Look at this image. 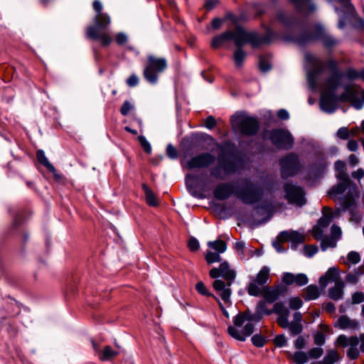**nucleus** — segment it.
<instances>
[{
	"label": "nucleus",
	"mask_w": 364,
	"mask_h": 364,
	"mask_svg": "<svg viewBox=\"0 0 364 364\" xmlns=\"http://www.w3.org/2000/svg\"><path fill=\"white\" fill-rule=\"evenodd\" d=\"M272 309H269L264 301H259L255 313L247 310L239 313L233 318L234 326L228 328L229 335L236 340L245 341L255 331V325L259 323L263 315H271Z\"/></svg>",
	"instance_id": "1"
},
{
	"label": "nucleus",
	"mask_w": 364,
	"mask_h": 364,
	"mask_svg": "<svg viewBox=\"0 0 364 364\" xmlns=\"http://www.w3.org/2000/svg\"><path fill=\"white\" fill-rule=\"evenodd\" d=\"M233 193L246 205L255 204L264 196L262 189L250 181H246L235 191L233 185L229 182L218 183L213 190L214 197L218 200H227Z\"/></svg>",
	"instance_id": "2"
},
{
	"label": "nucleus",
	"mask_w": 364,
	"mask_h": 364,
	"mask_svg": "<svg viewBox=\"0 0 364 364\" xmlns=\"http://www.w3.org/2000/svg\"><path fill=\"white\" fill-rule=\"evenodd\" d=\"M287 42H291L299 47H304L313 42L319 41L323 47L328 51H332L340 43V39L336 38L320 24H317L308 30L301 31L295 36L287 33L283 36Z\"/></svg>",
	"instance_id": "3"
},
{
	"label": "nucleus",
	"mask_w": 364,
	"mask_h": 364,
	"mask_svg": "<svg viewBox=\"0 0 364 364\" xmlns=\"http://www.w3.org/2000/svg\"><path fill=\"white\" fill-rule=\"evenodd\" d=\"M277 33L268 27L266 28V33L264 35H261L256 31H250L246 37H244L243 38H238L235 42V46L237 48L233 55L235 65L237 68H240L243 64L247 54L242 47L246 43H250L252 48H259L263 45L270 44L277 38Z\"/></svg>",
	"instance_id": "4"
},
{
	"label": "nucleus",
	"mask_w": 364,
	"mask_h": 364,
	"mask_svg": "<svg viewBox=\"0 0 364 364\" xmlns=\"http://www.w3.org/2000/svg\"><path fill=\"white\" fill-rule=\"evenodd\" d=\"M211 278L215 279L213 283L214 289L220 294L225 303L230 301L232 290L231 285L236 277V272L230 269L228 262H222L218 268H213L209 272Z\"/></svg>",
	"instance_id": "5"
},
{
	"label": "nucleus",
	"mask_w": 364,
	"mask_h": 364,
	"mask_svg": "<svg viewBox=\"0 0 364 364\" xmlns=\"http://www.w3.org/2000/svg\"><path fill=\"white\" fill-rule=\"evenodd\" d=\"M95 25L89 26L86 29V37L94 41H100L102 46H108L112 41V37L107 33H100V30L106 29L111 23L109 16L107 13L96 14Z\"/></svg>",
	"instance_id": "6"
},
{
	"label": "nucleus",
	"mask_w": 364,
	"mask_h": 364,
	"mask_svg": "<svg viewBox=\"0 0 364 364\" xmlns=\"http://www.w3.org/2000/svg\"><path fill=\"white\" fill-rule=\"evenodd\" d=\"M167 68L168 63L165 58L149 55L143 71L144 77L149 84L156 85L158 83L159 75L165 72Z\"/></svg>",
	"instance_id": "7"
},
{
	"label": "nucleus",
	"mask_w": 364,
	"mask_h": 364,
	"mask_svg": "<svg viewBox=\"0 0 364 364\" xmlns=\"http://www.w3.org/2000/svg\"><path fill=\"white\" fill-rule=\"evenodd\" d=\"M231 122L237 131L245 136L256 135L260 127L259 122L256 117L242 116L237 114L232 116Z\"/></svg>",
	"instance_id": "8"
},
{
	"label": "nucleus",
	"mask_w": 364,
	"mask_h": 364,
	"mask_svg": "<svg viewBox=\"0 0 364 364\" xmlns=\"http://www.w3.org/2000/svg\"><path fill=\"white\" fill-rule=\"evenodd\" d=\"M283 190L284 198L289 204L302 207L306 203V193L303 187L296 183L288 182L284 185Z\"/></svg>",
	"instance_id": "9"
},
{
	"label": "nucleus",
	"mask_w": 364,
	"mask_h": 364,
	"mask_svg": "<svg viewBox=\"0 0 364 364\" xmlns=\"http://www.w3.org/2000/svg\"><path fill=\"white\" fill-rule=\"evenodd\" d=\"M358 197V191L355 188H350L343 197H340L339 204L343 212L348 211L350 215V220L358 223L361 220L362 215L357 210L355 198Z\"/></svg>",
	"instance_id": "10"
},
{
	"label": "nucleus",
	"mask_w": 364,
	"mask_h": 364,
	"mask_svg": "<svg viewBox=\"0 0 364 364\" xmlns=\"http://www.w3.org/2000/svg\"><path fill=\"white\" fill-rule=\"evenodd\" d=\"M281 175L283 178L292 177L298 174L302 168L299 156L289 153L280 159Z\"/></svg>",
	"instance_id": "11"
},
{
	"label": "nucleus",
	"mask_w": 364,
	"mask_h": 364,
	"mask_svg": "<svg viewBox=\"0 0 364 364\" xmlns=\"http://www.w3.org/2000/svg\"><path fill=\"white\" fill-rule=\"evenodd\" d=\"M269 139L276 147L285 150L291 149L294 142L292 134L284 129H274L269 131Z\"/></svg>",
	"instance_id": "12"
},
{
	"label": "nucleus",
	"mask_w": 364,
	"mask_h": 364,
	"mask_svg": "<svg viewBox=\"0 0 364 364\" xmlns=\"http://www.w3.org/2000/svg\"><path fill=\"white\" fill-rule=\"evenodd\" d=\"M305 60L311 67V70L307 73L309 86L311 89H315L317 79L324 70L323 61L311 53H306L305 55Z\"/></svg>",
	"instance_id": "13"
},
{
	"label": "nucleus",
	"mask_w": 364,
	"mask_h": 364,
	"mask_svg": "<svg viewBox=\"0 0 364 364\" xmlns=\"http://www.w3.org/2000/svg\"><path fill=\"white\" fill-rule=\"evenodd\" d=\"M270 269L267 266H264L257 274L256 277H252L250 282L246 287L249 295L258 296L261 294L260 286L266 284L269 279Z\"/></svg>",
	"instance_id": "14"
},
{
	"label": "nucleus",
	"mask_w": 364,
	"mask_h": 364,
	"mask_svg": "<svg viewBox=\"0 0 364 364\" xmlns=\"http://www.w3.org/2000/svg\"><path fill=\"white\" fill-rule=\"evenodd\" d=\"M250 32L247 31L245 28L241 26H236L234 31H227L225 32L222 33L220 35L215 36L213 38L211 42V46L217 49L220 48L225 42L234 41V43L240 36L243 38L246 37L248 33Z\"/></svg>",
	"instance_id": "15"
},
{
	"label": "nucleus",
	"mask_w": 364,
	"mask_h": 364,
	"mask_svg": "<svg viewBox=\"0 0 364 364\" xmlns=\"http://www.w3.org/2000/svg\"><path fill=\"white\" fill-rule=\"evenodd\" d=\"M236 171L237 166L234 161H226L220 156L218 164L210 169V174L216 179L225 180Z\"/></svg>",
	"instance_id": "16"
},
{
	"label": "nucleus",
	"mask_w": 364,
	"mask_h": 364,
	"mask_svg": "<svg viewBox=\"0 0 364 364\" xmlns=\"http://www.w3.org/2000/svg\"><path fill=\"white\" fill-rule=\"evenodd\" d=\"M215 156L210 153L204 152L191 158L186 162L188 169L205 168L214 164Z\"/></svg>",
	"instance_id": "17"
},
{
	"label": "nucleus",
	"mask_w": 364,
	"mask_h": 364,
	"mask_svg": "<svg viewBox=\"0 0 364 364\" xmlns=\"http://www.w3.org/2000/svg\"><path fill=\"white\" fill-rule=\"evenodd\" d=\"M337 106L338 100L336 92H333V90H326L321 95L320 107L323 112L332 114L337 109Z\"/></svg>",
	"instance_id": "18"
},
{
	"label": "nucleus",
	"mask_w": 364,
	"mask_h": 364,
	"mask_svg": "<svg viewBox=\"0 0 364 364\" xmlns=\"http://www.w3.org/2000/svg\"><path fill=\"white\" fill-rule=\"evenodd\" d=\"M287 291L286 287L279 284L274 287L264 286L261 289V294L268 303H274Z\"/></svg>",
	"instance_id": "19"
},
{
	"label": "nucleus",
	"mask_w": 364,
	"mask_h": 364,
	"mask_svg": "<svg viewBox=\"0 0 364 364\" xmlns=\"http://www.w3.org/2000/svg\"><path fill=\"white\" fill-rule=\"evenodd\" d=\"M277 19L288 30L300 27L301 21L299 18L294 14H288L284 11H279L276 15Z\"/></svg>",
	"instance_id": "20"
},
{
	"label": "nucleus",
	"mask_w": 364,
	"mask_h": 364,
	"mask_svg": "<svg viewBox=\"0 0 364 364\" xmlns=\"http://www.w3.org/2000/svg\"><path fill=\"white\" fill-rule=\"evenodd\" d=\"M282 280L283 283L288 286L296 284V285L299 287H302L309 282L307 276L303 273L294 274L291 272H284L282 275Z\"/></svg>",
	"instance_id": "21"
},
{
	"label": "nucleus",
	"mask_w": 364,
	"mask_h": 364,
	"mask_svg": "<svg viewBox=\"0 0 364 364\" xmlns=\"http://www.w3.org/2000/svg\"><path fill=\"white\" fill-rule=\"evenodd\" d=\"M334 327L341 330L357 331L360 328V323L346 315H342L338 318Z\"/></svg>",
	"instance_id": "22"
},
{
	"label": "nucleus",
	"mask_w": 364,
	"mask_h": 364,
	"mask_svg": "<svg viewBox=\"0 0 364 364\" xmlns=\"http://www.w3.org/2000/svg\"><path fill=\"white\" fill-rule=\"evenodd\" d=\"M326 162L321 159L308 166V175L311 178L316 179L321 177L326 172Z\"/></svg>",
	"instance_id": "23"
},
{
	"label": "nucleus",
	"mask_w": 364,
	"mask_h": 364,
	"mask_svg": "<svg viewBox=\"0 0 364 364\" xmlns=\"http://www.w3.org/2000/svg\"><path fill=\"white\" fill-rule=\"evenodd\" d=\"M294 6L296 10L304 15H309L316 10V5L311 3V0H289Z\"/></svg>",
	"instance_id": "24"
},
{
	"label": "nucleus",
	"mask_w": 364,
	"mask_h": 364,
	"mask_svg": "<svg viewBox=\"0 0 364 364\" xmlns=\"http://www.w3.org/2000/svg\"><path fill=\"white\" fill-rule=\"evenodd\" d=\"M352 188H357L355 183L338 182L336 185L333 186L328 190V195L331 198H334L336 197L338 195L343 193L346 190H348V191ZM356 190L358 191V189Z\"/></svg>",
	"instance_id": "25"
},
{
	"label": "nucleus",
	"mask_w": 364,
	"mask_h": 364,
	"mask_svg": "<svg viewBox=\"0 0 364 364\" xmlns=\"http://www.w3.org/2000/svg\"><path fill=\"white\" fill-rule=\"evenodd\" d=\"M344 77V73H332L326 80V86L328 90H333L336 92V89L341 86V80Z\"/></svg>",
	"instance_id": "26"
},
{
	"label": "nucleus",
	"mask_w": 364,
	"mask_h": 364,
	"mask_svg": "<svg viewBox=\"0 0 364 364\" xmlns=\"http://www.w3.org/2000/svg\"><path fill=\"white\" fill-rule=\"evenodd\" d=\"M279 237L282 240H289L291 242L297 244H301L304 240L303 235L297 231H282L280 232Z\"/></svg>",
	"instance_id": "27"
},
{
	"label": "nucleus",
	"mask_w": 364,
	"mask_h": 364,
	"mask_svg": "<svg viewBox=\"0 0 364 364\" xmlns=\"http://www.w3.org/2000/svg\"><path fill=\"white\" fill-rule=\"evenodd\" d=\"M322 217L318 221V225L322 228H327L333 219V213L331 208L325 206L322 209Z\"/></svg>",
	"instance_id": "28"
},
{
	"label": "nucleus",
	"mask_w": 364,
	"mask_h": 364,
	"mask_svg": "<svg viewBox=\"0 0 364 364\" xmlns=\"http://www.w3.org/2000/svg\"><path fill=\"white\" fill-rule=\"evenodd\" d=\"M344 284L341 281H336L334 287L328 289V296L335 301L339 300L343 296V288Z\"/></svg>",
	"instance_id": "29"
},
{
	"label": "nucleus",
	"mask_w": 364,
	"mask_h": 364,
	"mask_svg": "<svg viewBox=\"0 0 364 364\" xmlns=\"http://www.w3.org/2000/svg\"><path fill=\"white\" fill-rule=\"evenodd\" d=\"M141 188L144 192L145 199L147 204L153 207L157 206L159 205V202L154 192L146 183H143Z\"/></svg>",
	"instance_id": "30"
},
{
	"label": "nucleus",
	"mask_w": 364,
	"mask_h": 364,
	"mask_svg": "<svg viewBox=\"0 0 364 364\" xmlns=\"http://www.w3.org/2000/svg\"><path fill=\"white\" fill-rule=\"evenodd\" d=\"M287 353L295 364H305L309 360L308 353L301 350H297L293 354L290 352H287Z\"/></svg>",
	"instance_id": "31"
},
{
	"label": "nucleus",
	"mask_w": 364,
	"mask_h": 364,
	"mask_svg": "<svg viewBox=\"0 0 364 364\" xmlns=\"http://www.w3.org/2000/svg\"><path fill=\"white\" fill-rule=\"evenodd\" d=\"M36 158L38 162L44 166L50 172L53 173L54 176L56 175V169L51 164L47 157L45 155V153L43 150H38L36 152Z\"/></svg>",
	"instance_id": "32"
},
{
	"label": "nucleus",
	"mask_w": 364,
	"mask_h": 364,
	"mask_svg": "<svg viewBox=\"0 0 364 364\" xmlns=\"http://www.w3.org/2000/svg\"><path fill=\"white\" fill-rule=\"evenodd\" d=\"M351 340V346L347 350V356L352 359L355 360L358 358L360 353L358 349L357 348L358 345L359 344V338L356 336H350Z\"/></svg>",
	"instance_id": "33"
},
{
	"label": "nucleus",
	"mask_w": 364,
	"mask_h": 364,
	"mask_svg": "<svg viewBox=\"0 0 364 364\" xmlns=\"http://www.w3.org/2000/svg\"><path fill=\"white\" fill-rule=\"evenodd\" d=\"M338 359L339 355L336 350H328L321 361L311 364H335Z\"/></svg>",
	"instance_id": "34"
},
{
	"label": "nucleus",
	"mask_w": 364,
	"mask_h": 364,
	"mask_svg": "<svg viewBox=\"0 0 364 364\" xmlns=\"http://www.w3.org/2000/svg\"><path fill=\"white\" fill-rule=\"evenodd\" d=\"M354 21L353 26L355 28L364 29V18H360L358 16L356 10L355 9V13L352 16H348L345 20V26H346L348 22Z\"/></svg>",
	"instance_id": "35"
},
{
	"label": "nucleus",
	"mask_w": 364,
	"mask_h": 364,
	"mask_svg": "<svg viewBox=\"0 0 364 364\" xmlns=\"http://www.w3.org/2000/svg\"><path fill=\"white\" fill-rule=\"evenodd\" d=\"M319 296L318 288L316 285L311 284L306 288L305 300L316 299Z\"/></svg>",
	"instance_id": "36"
},
{
	"label": "nucleus",
	"mask_w": 364,
	"mask_h": 364,
	"mask_svg": "<svg viewBox=\"0 0 364 364\" xmlns=\"http://www.w3.org/2000/svg\"><path fill=\"white\" fill-rule=\"evenodd\" d=\"M356 90H353L349 86L346 85L345 87V92L341 94L340 95H337L338 102H350L351 101L352 96H353Z\"/></svg>",
	"instance_id": "37"
},
{
	"label": "nucleus",
	"mask_w": 364,
	"mask_h": 364,
	"mask_svg": "<svg viewBox=\"0 0 364 364\" xmlns=\"http://www.w3.org/2000/svg\"><path fill=\"white\" fill-rule=\"evenodd\" d=\"M208 246L215 250L218 253H223L227 249V244L225 242L220 240H217L213 242H208Z\"/></svg>",
	"instance_id": "38"
},
{
	"label": "nucleus",
	"mask_w": 364,
	"mask_h": 364,
	"mask_svg": "<svg viewBox=\"0 0 364 364\" xmlns=\"http://www.w3.org/2000/svg\"><path fill=\"white\" fill-rule=\"evenodd\" d=\"M335 346L337 347L346 348L348 346H351L350 337L348 338L346 335L341 334L338 336L335 343Z\"/></svg>",
	"instance_id": "39"
},
{
	"label": "nucleus",
	"mask_w": 364,
	"mask_h": 364,
	"mask_svg": "<svg viewBox=\"0 0 364 364\" xmlns=\"http://www.w3.org/2000/svg\"><path fill=\"white\" fill-rule=\"evenodd\" d=\"M287 328H289L290 334L292 336L300 334L303 331V326L301 323L299 322L291 321Z\"/></svg>",
	"instance_id": "40"
},
{
	"label": "nucleus",
	"mask_w": 364,
	"mask_h": 364,
	"mask_svg": "<svg viewBox=\"0 0 364 364\" xmlns=\"http://www.w3.org/2000/svg\"><path fill=\"white\" fill-rule=\"evenodd\" d=\"M118 354V352L114 350L109 346L105 347L102 354L100 355V359L102 360H109Z\"/></svg>",
	"instance_id": "41"
},
{
	"label": "nucleus",
	"mask_w": 364,
	"mask_h": 364,
	"mask_svg": "<svg viewBox=\"0 0 364 364\" xmlns=\"http://www.w3.org/2000/svg\"><path fill=\"white\" fill-rule=\"evenodd\" d=\"M337 242L331 237H326L321 240V249L322 251H326L328 247H335Z\"/></svg>",
	"instance_id": "42"
},
{
	"label": "nucleus",
	"mask_w": 364,
	"mask_h": 364,
	"mask_svg": "<svg viewBox=\"0 0 364 364\" xmlns=\"http://www.w3.org/2000/svg\"><path fill=\"white\" fill-rule=\"evenodd\" d=\"M273 313L277 314L279 316L289 314V311L282 302H276L272 309V314Z\"/></svg>",
	"instance_id": "43"
},
{
	"label": "nucleus",
	"mask_w": 364,
	"mask_h": 364,
	"mask_svg": "<svg viewBox=\"0 0 364 364\" xmlns=\"http://www.w3.org/2000/svg\"><path fill=\"white\" fill-rule=\"evenodd\" d=\"M259 68L263 73L268 72L271 70V64L265 55H260L259 60Z\"/></svg>",
	"instance_id": "44"
},
{
	"label": "nucleus",
	"mask_w": 364,
	"mask_h": 364,
	"mask_svg": "<svg viewBox=\"0 0 364 364\" xmlns=\"http://www.w3.org/2000/svg\"><path fill=\"white\" fill-rule=\"evenodd\" d=\"M326 65L328 70L332 73H343L338 68V63L337 60L333 58H329L326 60Z\"/></svg>",
	"instance_id": "45"
},
{
	"label": "nucleus",
	"mask_w": 364,
	"mask_h": 364,
	"mask_svg": "<svg viewBox=\"0 0 364 364\" xmlns=\"http://www.w3.org/2000/svg\"><path fill=\"white\" fill-rule=\"evenodd\" d=\"M350 103L352 106L357 110H360L363 108L364 102L363 99H360L358 97L357 91H355L353 96H352Z\"/></svg>",
	"instance_id": "46"
},
{
	"label": "nucleus",
	"mask_w": 364,
	"mask_h": 364,
	"mask_svg": "<svg viewBox=\"0 0 364 364\" xmlns=\"http://www.w3.org/2000/svg\"><path fill=\"white\" fill-rule=\"evenodd\" d=\"M205 260L208 264H212L216 262H220L221 257L220 256V253L218 252H208L205 255Z\"/></svg>",
	"instance_id": "47"
},
{
	"label": "nucleus",
	"mask_w": 364,
	"mask_h": 364,
	"mask_svg": "<svg viewBox=\"0 0 364 364\" xmlns=\"http://www.w3.org/2000/svg\"><path fill=\"white\" fill-rule=\"evenodd\" d=\"M251 340L253 345L257 348H262L266 343L265 338L260 334H255Z\"/></svg>",
	"instance_id": "48"
},
{
	"label": "nucleus",
	"mask_w": 364,
	"mask_h": 364,
	"mask_svg": "<svg viewBox=\"0 0 364 364\" xmlns=\"http://www.w3.org/2000/svg\"><path fill=\"white\" fill-rule=\"evenodd\" d=\"M318 250V247L315 245H304V255L307 257H312Z\"/></svg>",
	"instance_id": "49"
},
{
	"label": "nucleus",
	"mask_w": 364,
	"mask_h": 364,
	"mask_svg": "<svg viewBox=\"0 0 364 364\" xmlns=\"http://www.w3.org/2000/svg\"><path fill=\"white\" fill-rule=\"evenodd\" d=\"M134 108L133 104L128 100H125L120 108V113L123 116H127Z\"/></svg>",
	"instance_id": "50"
},
{
	"label": "nucleus",
	"mask_w": 364,
	"mask_h": 364,
	"mask_svg": "<svg viewBox=\"0 0 364 364\" xmlns=\"http://www.w3.org/2000/svg\"><path fill=\"white\" fill-rule=\"evenodd\" d=\"M324 275L329 282H336L338 277V272L337 268L331 267L327 270Z\"/></svg>",
	"instance_id": "51"
},
{
	"label": "nucleus",
	"mask_w": 364,
	"mask_h": 364,
	"mask_svg": "<svg viewBox=\"0 0 364 364\" xmlns=\"http://www.w3.org/2000/svg\"><path fill=\"white\" fill-rule=\"evenodd\" d=\"M323 353V350L320 347L313 348L308 351L309 357L313 359H317L321 358Z\"/></svg>",
	"instance_id": "52"
},
{
	"label": "nucleus",
	"mask_w": 364,
	"mask_h": 364,
	"mask_svg": "<svg viewBox=\"0 0 364 364\" xmlns=\"http://www.w3.org/2000/svg\"><path fill=\"white\" fill-rule=\"evenodd\" d=\"M347 260L353 264H356L360 261V255L358 252L350 251L347 255Z\"/></svg>",
	"instance_id": "53"
},
{
	"label": "nucleus",
	"mask_w": 364,
	"mask_h": 364,
	"mask_svg": "<svg viewBox=\"0 0 364 364\" xmlns=\"http://www.w3.org/2000/svg\"><path fill=\"white\" fill-rule=\"evenodd\" d=\"M289 314L279 315L277 321L282 328H287L289 326Z\"/></svg>",
	"instance_id": "54"
},
{
	"label": "nucleus",
	"mask_w": 364,
	"mask_h": 364,
	"mask_svg": "<svg viewBox=\"0 0 364 364\" xmlns=\"http://www.w3.org/2000/svg\"><path fill=\"white\" fill-rule=\"evenodd\" d=\"M196 289L198 293L203 296H214V295L208 291L205 285L202 282H198L196 285Z\"/></svg>",
	"instance_id": "55"
},
{
	"label": "nucleus",
	"mask_w": 364,
	"mask_h": 364,
	"mask_svg": "<svg viewBox=\"0 0 364 364\" xmlns=\"http://www.w3.org/2000/svg\"><path fill=\"white\" fill-rule=\"evenodd\" d=\"M274 343L276 347L282 348L287 345V340L284 334H279L274 338Z\"/></svg>",
	"instance_id": "56"
},
{
	"label": "nucleus",
	"mask_w": 364,
	"mask_h": 364,
	"mask_svg": "<svg viewBox=\"0 0 364 364\" xmlns=\"http://www.w3.org/2000/svg\"><path fill=\"white\" fill-rule=\"evenodd\" d=\"M342 231L339 226L333 225L331 228V237L337 242L341 237Z\"/></svg>",
	"instance_id": "57"
},
{
	"label": "nucleus",
	"mask_w": 364,
	"mask_h": 364,
	"mask_svg": "<svg viewBox=\"0 0 364 364\" xmlns=\"http://www.w3.org/2000/svg\"><path fill=\"white\" fill-rule=\"evenodd\" d=\"M344 75L350 80H355L359 78V72L352 68H347Z\"/></svg>",
	"instance_id": "58"
},
{
	"label": "nucleus",
	"mask_w": 364,
	"mask_h": 364,
	"mask_svg": "<svg viewBox=\"0 0 364 364\" xmlns=\"http://www.w3.org/2000/svg\"><path fill=\"white\" fill-rule=\"evenodd\" d=\"M303 301L299 297L291 298L289 300V308L292 310H297L302 306Z\"/></svg>",
	"instance_id": "59"
},
{
	"label": "nucleus",
	"mask_w": 364,
	"mask_h": 364,
	"mask_svg": "<svg viewBox=\"0 0 364 364\" xmlns=\"http://www.w3.org/2000/svg\"><path fill=\"white\" fill-rule=\"evenodd\" d=\"M139 141L146 153H150L151 151V146L150 143L146 140L144 136H139Z\"/></svg>",
	"instance_id": "60"
},
{
	"label": "nucleus",
	"mask_w": 364,
	"mask_h": 364,
	"mask_svg": "<svg viewBox=\"0 0 364 364\" xmlns=\"http://www.w3.org/2000/svg\"><path fill=\"white\" fill-rule=\"evenodd\" d=\"M336 178L339 181V182H345L347 183H354L349 178L346 171H341L337 172Z\"/></svg>",
	"instance_id": "61"
},
{
	"label": "nucleus",
	"mask_w": 364,
	"mask_h": 364,
	"mask_svg": "<svg viewBox=\"0 0 364 364\" xmlns=\"http://www.w3.org/2000/svg\"><path fill=\"white\" fill-rule=\"evenodd\" d=\"M314 343L317 346H321L325 343L326 336L321 332H317L314 336Z\"/></svg>",
	"instance_id": "62"
},
{
	"label": "nucleus",
	"mask_w": 364,
	"mask_h": 364,
	"mask_svg": "<svg viewBox=\"0 0 364 364\" xmlns=\"http://www.w3.org/2000/svg\"><path fill=\"white\" fill-rule=\"evenodd\" d=\"M166 154L171 159H176L178 157V151L172 144H169L166 147Z\"/></svg>",
	"instance_id": "63"
},
{
	"label": "nucleus",
	"mask_w": 364,
	"mask_h": 364,
	"mask_svg": "<svg viewBox=\"0 0 364 364\" xmlns=\"http://www.w3.org/2000/svg\"><path fill=\"white\" fill-rule=\"evenodd\" d=\"M364 301V294L356 291L352 295V304H357Z\"/></svg>",
	"instance_id": "64"
}]
</instances>
